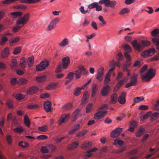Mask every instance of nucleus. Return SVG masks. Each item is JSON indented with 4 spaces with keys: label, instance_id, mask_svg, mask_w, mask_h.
<instances>
[{
    "label": "nucleus",
    "instance_id": "nucleus-55",
    "mask_svg": "<svg viewBox=\"0 0 159 159\" xmlns=\"http://www.w3.org/2000/svg\"><path fill=\"white\" fill-rule=\"evenodd\" d=\"M41 152L43 153H48L49 152L48 147H42L40 149Z\"/></svg>",
    "mask_w": 159,
    "mask_h": 159
},
{
    "label": "nucleus",
    "instance_id": "nucleus-27",
    "mask_svg": "<svg viewBox=\"0 0 159 159\" xmlns=\"http://www.w3.org/2000/svg\"><path fill=\"white\" fill-rule=\"evenodd\" d=\"M24 123L27 127H29L30 126V122L28 116L25 114L24 117Z\"/></svg>",
    "mask_w": 159,
    "mask_h": 159
},
{
    "label": "nucleus",
    "instance_id": "nucleus-42",
    "mask_svg": "<svg viewBox=\"0 0 159 159\" xmlns=\"http://www.w3.org/2000/svg\"><path fill=\"white\" fill-rule=\"evenodd\" d=\"M9 49L6 48L4 49L2 53V56L3 57H7L9 54Z\"/></svg>",
    "mask_w": 159,
    "mask_h": 159
},
{
    "label": "nucleus",
    "instance_id": "nucleus-51",
    "mask_svg": "<svg viewBox=\"0 0 159 159\" xmlns=\"http://www.w3.org/2000/svg\"><path fill=\"white\" fill-rule=\"evenodd\" d=\"M116 2L114 0L110 1H109L107 7H110L111 8H113L115 6L116 4Z\"/></svg>",
    "mask_w": 159,
    "mask_h": 159
},
{
    "label": "nucleus",
    "instance_id": "nucleus-46",
    "mask_svg": "<svg viewBox=\"0 0 159 159\" xmlns=\"http://www.w3.org/2000/svg\"><path fill=\"white\" fill-rule=\"evenodd\" d=\"M130 63V61H126V62L124 64L123 66V71H128L127 69L129 67Z\"/></svg>",
    "mask_w": 159,
    "mask_h": 159
},
{
    "label": "nucleus",
    "instance_id": "nucleus-15",
    "mask_svg": "<svg viewBox=\"0 0 159 159\" xmlns=\"http://www.w3.org/2000/svg\"><path fill=\"white\" fill-rule=\"evenodd\" d=\"M110 89L111 87L108 85L103 86L101 90L102 95L103 96H107L110 91Z\"/></svg>",
    "mask_w": 159,
    "mask_h": 159
},
{
    "label": "nucleus",
    "instance_id": "nucleus-21",
    "mask_svg": "<svg viewBox=\"0 0 159 159\" xmlns=\"http://www.w3.org/2000/svg\"><path fill=\"white\" fill-rule=\"evenodd\" d=\"M79 144V142L78 141L74 142L68 146L67 149L68 150H71L77 147Z\"/></svg>",
    "mask_w": 159,
    "mask_h": 159
},
{
    "label": "nucleus",
    "instance_id": "nucleus-40",
    "mask_svg": "<svg viewBox=\"0 0 159 159\" xmlns=\"http://www.w3.org/2000/svg\"><path fill=\"white\" fill-rule=\"evenodd\" d=\"M48 127L46 125H43L38 127V129L40 131L45 132L48 131Z\"/></svg>",
    "mask_w": 159,
    "mask_h": 159
},
{
    "label": "nucleus",
    "instance_id": "nucleus-43",
    "mask_svg": "<svg viewBox=\"0 0 159 159\" xmlns=\"http://www.w3.org/2000/svg\"><path fill=\"white\" fill-rule=\"evenodd\" d=\"M27 108L30 109H36L39 107V106L36 104L31 103L29 104L26 107Z\"/></svg>",
    "mask_w": 159,
    "mask_h": 159
},
{
    "label": "nucleus",
    "instance_id": "nucleus-7",
    "mask_svg": "<svg viewBox=\"0 0 159 159\" xmlns=\"http://www.w3.org/2000/svg\"><path fill=\"white\" fill-rule=\"evenodd\" d=\"M59 20L60 19L58 18H56L52 20L47 28V30L50 31L56 27V24L59 22Z\"/></svg>",
    "mask_w": 159,
    "mask_h": 159
},
{
    "label": "nucleus",
    "instance_id": "nucleus-12",
    "mask_svg": "<svg viewBox=\"0 0 159 159\" xmlns=\"http://www.w3.org/2000/svg\"><path fill=\"white\" fill-rule=\"evenodd\" d=\"M107 111H98L95 114L94 118L96 120H99L105 116Z\"/></svg>",
    "mask_w": 159,
    "mask_h": 159
},
{
    "label": "nucleus",
    "instance_id": "nucleus-49",
    "mask_svg": "<svg viewBox=\"0 0 159 159\" xmlns=\"http://www.w3.org/2000/svg\"><path fill=\"white\" fill-rule=\"evenodd\" d=\"M109 1L110 0H100L99 3L100 4H104L105 6L107 7Z\"/></svg>",
    "mask_w": 159,
    "mask_h": 159
},
{
    "label": "nucleus",
    "instance_id": "nucleus-38",
    "mask_svg": "<svg viewBox=\"0 0 159 159\" xmlns=\"http://www.w3.org/2000/svg\"><path fill=\"white\" fill-rule=\"evenodd\" d=\"M25 95L21 93H17L16 94L15 97L18 100H20L25 98Z\"/></svg>",
    "mask_w": 159,
    "mask_h": 159
},
{
    "label": "nucleus",
    "instance_id": "nucleus-25",
    "mask_svg": "<svg viewBox=\"0 0 159 159\" xmlns=\"http://www.w3.org/2000/svg\"><path fill=\"white\" fill-rule=\"evenodd\" d=\"M13 131L15 133L20 134L23 132L24 129L22 126L19 125L14 129Z\"/></svg>",
    "mask_w": 159,
    "mask_h": 159
},
{
    "label": "nucleus",
    "instance_id": "nucleus-28",
    "mask_svg": "<svg viewBox=\"0 0 159 159\" xmlns=\"http://www.w3.org/2000/svg\"><path fill=\"white\" fill-rule=\"evenodd\" d=\"M68 44V40L66 38H65L60 43H59V46L60 47H65Z\"/></svg>",
    "mask_w": 159,
    "mask_h": 159
},
{
    "label": "nucleus",
    "instance_id": "nucleus-53",
    "mask_svg": "<svg viewBox=\"0 0 159 159\" xmlns=\"http://www.w3.org/2000/svg\"><path fill=\"white\" fill-rule=\"evenodd\" d=\"M129 10L127 8H124L122 9L120 12L119 13L120 15H123L126 13L129 12Z\"/></svg>",
    "mask_w": 159,
    "mask_h": 159
},
{
    "label": "nucleus",
    "instance_id": "nucleus-61",
    "mask_svg": "<svg viewBox=\"0 0 159 159\" xmlns=\"http://www.w3.org/2000/svg\"><path fill=\"white\" fill-rule=\"evenodd\" d=\"M48 136L45 135H40L37 137L36 139H38L43 140L47 139Z\"/></svg>",
    "mask_w": 159,
    "mask_h": 159
},
{
    "label": "nucleus",
    "instance_id": "nucleus-13",
    "mask_svg": "<svg viewBox=\"0 0 159 159\" xmlns=\"http://www.w3.org/2000/svg\"><path fill=\"white\" fill-rule=\"evenodd\" d=\"M70 117L69 114H64L62 115L58 121V124L61 125L62 123L65 122V120H68Z\"/></svg>",
    "mask_w": 159,
    "mask_h": 159
},
{
    "label": "nucleus",
    "instance_id": "nucleus-60",
    "mask_svg": "<svg viewBox=\"0 0 159 159\" xmlns=\"http://www.w3.org/2000/svg\"><path fill=\"white\" fill-rule=\"evenodd\" d=\"M47 147H48V150L51 152L53 151L56 149V146L53 145H48Z\"/></svg>",
    "mask_w": 159,
    "mask_h": 159
},
{
    "label": "nucleus",
    "instance_id": "nucleus-56",
    "mask_svg": "<svg viewBox=\"0 0 159 159\" xmlns=\"http://www.w3.org/2000/svg\"><path fill=\"white\" fill-rule=\"evenodd\" d=\"M97 2H95L92 3L88 6V8L90 9L96 8V5H97Z\"/></svg>",
    "mask_w": 159,
    "mask_h": 159
},
{
    "label": "nucleus",
    "instance_id": "nucleus-23",
    "mask_svg": "<svg viewBox=\"0 0 159 159\" xmlns=\"http://www.w3.org/2000/svg\"><path fill=\"white\" fill-rule=\"evenodd\" d=\"M118 95L117 94L114 93L112 94L110 102L112 104H115L117 102Z\"/></svg>",
    "mask_w": 159,
    "mask_h": 159
},
{
    "label": "nucleus",
    "instance_id": "nucleus-58",
    "mask_svg": "<svg viewBox=\"0 0 159 159\" xmlns=\"http://www.w3.org/2000/svg\"><path fill=\"white\" fill-rule=\"evenodd\" d=\"M88 98V95L87 93H85L84 94L83 98L81 100L83 103H84L86 100Z\"/></svg>",
    "mask_w": 159,
    "mask_h": 159
},
{
    "label": "nucleus",
    "instance_id": "nucleus-62",
    "mask_svg": "<svg viewBox=\"0 0 159 159\" xmlns=\"http://www.w3.org/2000/svg\"><path fill=\"white\" fill-rule=\"evenodd\" d=\"M79 69V71H80V72L81 73H83V74H86V71L85 70V69L84 68V67L83 66H79L78 67Z\"/></svg>",
    "mask_w": 159,
    "mask_h": 159
},
{
    "label": "nucleus",
    "instance_id": "nucleus-45",
    "mask_svg": "<svg viewBox=\"0 0 159 159\" xmlns=\"http://www.w3.org/2000/svg\"><path fill=\"white\" fill-rule=\"evenodd\" d=\"M20 40V37L19 36H16L11 39V45L15 44L18 42Z\"/></svg>",
    "mask_w": 159,
    "mask_h": 159
},
{
    "label": "nucleus",
    "instance_id": "nucleus-35",
    "mask_svg": "<svg viewBox=\"0 0 159 159\" xmlns=\"http://www.w3.org/2000/svg\"><path fill=\"white\" fill-rule=\"evenodd\" d=\"M46 77L45 75L42 76L37 77L36 78V80L37 82L41 83L44 81L46 80Z\"/></svg>",
    "mask_w": 159,
    "mask_h": 159
},
{
    "label": "nucleus",
    "instance_id": "nucleus-32",
    "mask_svg": "<svg viewBox=\"0 0 159 159\" xmlns=\"http://www.w3.org/2000/svg\"><path fill=\"white\" fill-rule=\"evenodd\" d=\"M88 132L87 130L84 129L78 132L76 134V136L80 138Z\"/></svg>",
    "mask_w": 159,
    "mask_h": 159
},
{
    "label": "nucleus",
    "instance_id": "nucleus-52",
    "mask_svg": "<svg viewBox=\"0 0 159 159\" xmlns=\"http://www.w3.org/2000/svg\"><path fill=\"white\" fill-rule=\"evenodd\" d=\"M159 33V29H155L152 30L151 33L152 35V36H156Z\"/></svg>",
    "mask_w": 159,
    "mask_h": 159
},
{
    "label": "nucleus",
    "instance_id": "nucleus-9",
    "mask_svg": "<svg viewBox=\"0 0 159 159\" xmlns=\"http://www.w3.org/2000/svg\"><path fill=\"white\" fill-rule=\"evenodd\" d=\"M62 66L63 69H66L68 67L70 61L69 57L66 56L63 57L62 59Z\"/></svg>",
    "mask_w": 159,
    "mask_h": 159
},
{
    "label": "nucleus",
    "instance_id": "nucleus-37",
    "mask_svg": "<svg viewBox=\"0 0 159 159\" xmlns=\"http://www.w3.org/2000/svg\"><path fill=\"white\" fill-rule=\"evenodd\" d=\"M93 105L92 103H89L88 104L86 108V113H89L92 110Z\"/></svg>",
    "mask_w": 159,
    "mask_h": 159
},
{
    "label": "nucleus",
    "instance_id": "nucleus-1",
    "mask_svg": "<svg viewBox=\"0 0 159 159\" xmlns=\"http://www.w3.org/2000/svg\"><path fill=\"white\" fill-rule=\"evenodd\" d=\"M147 68V66L145 65L140 70L141 79L143 82H149L155 75L156 70L152 68L149 69L146 73L144 74Z\"/></svg>",
    "mask_w": 159,
    "mask_h": 159
},
{
    "label": "nucleus",
    "instance_id": "nucleus-16",
    "mask_svg": "<svg viewBox=\"0 0 159 159\" xmlns=\"http://www.w3.org/2000/svg\"><path fill=\"white\" fill-rule=\"evenodd\" d=\"M39 90L38 88L35 86H32L29 88L26 91V93L28 94H32L36 93Z\"/></svg>",
    "mask_w": 159,
    "mask_h": 159
},
{
    "label": "nucleus",
    "instance_id": "nucleus-63",
    "mask_svg": "<svg viewBox=\"0 0 159 159\" xmlns=\"http://www.w3.org/2000/svg\"><path fill=\"white\" fill-rule=\"evenodd\" d=\"M79 10L82 13L84 14L87 13L88 11V9L85 10H84V7L83 6H81L79 8Z\"/></svg>",
    "mask_w": 159,
    "mask_h": 159
},
{
    "label": "nucleus",
    "instance_id": "nucleus-5",
    "mask_svg": "<svg viewBox=\"0 0 159 159\" xmlns=\"http://www.w3.org/2000/svg\"><path fill=\"white\" fill-rule=\"evenodd\" d=\"M133 48L139 52L143 50L141 43L139 42L136 40H134L131 43Z\"/></svg>",
    "mask_w": 159,
    "mask_h": 159
},
{
    "label": "nucleus",
    "instance_id": "nucleus-17",
    "mask_svg": "<svg viewBox=\"0 0 159 159\" xmlns=\"http://www.w3.org/2000/svg\"><path fill=\"white\" fill-rule=\"evenodd\" d=\"M51 103L49 101H47L44 102L43 104L44 109L46 112L51 111Z\"/></svg>",
    "mask_w": 159,
    "mask_h": 159
},
{
    "label": "nucleus",
    "instance_id": "nucleus-36",
    "mask_svg": "<svg viewBox=\"0 0 159 159\" xmlns=\"http://www.w3.org/2000/svg\"><path fill=\"white\" fill-rule=\"evenodd\" d=\"M126 78H124L123 79L119 81L116 85V87L118 89H119L121 86L126 82Z\"/></svg>",
    "mask_w": 159,
    "mask_h": 159
},
{
    "label": "nucleus",
    "instance_id": "nucleus-64",
    "mask_svg": "<svg viewBox=\"0 0 159 159\" xmlns=\"http://www.w3.org/2000/svg\"><path fill=\"white\" fill-rule=\"evenodd\" d=\"M50 95L49 94L46 93H42L40 95V97L41 98H45L49 97Z\"/></svg>",
    "mask_w": 159,
    "mask_h": 159
},
{
    "label": "nucleus",
    "instance_id": "nucleus-14",
    "mask_svg": "<svg viewBox=\"0 0 159 159\" xmlns=\"http://www.w3.org/2000/svg\"><path fill=\"white\" fill-rule=\"evenodd\" d=\"M126 93L125 92H122L119 95L118 100L121 104H124L126 102L125 97Z\"/></svg>",
    "mask_w": 159,
    "mask_h": 159
},
{
    "label": "nucleus",
    "instance_id": "nucleus-44",
    "mask_svg": "<svg viewBox=\"0 0 159 159\" xmlns=\"http://www.w3.org/2000/svg\"><path fill=\"white\" fill-rule=\"evenodd\" d=\"M159 117V113L156 112L150 116V119L152 120H153L157 119Z\"/></svg>",
    "mask_w": 159,
    "mask_h": 159
},
{
    "label": "nucleus",
    "instance_id": "nucleus-6",
    "mask_svg": "<svg viewBox=\"0 0 159 159\" xmlns=\"http://www.w3.org/2000/svg\"><path fill=\"white\" fill-rule=\"evenodd\" d=\"M155 52V50L154 48H150L142 52L141 55L143 57H145L152 55Z\"/></svg>",
    "mask_w": 159,
    "mask_h": 159
},
{
    "label": "nucleus",
    "instance_id": "nucleus-48",
    "mask_svg": "<svg viewBox=\"0 0 159 159\" xmlns=\"http://www.w3.org/2000/svg\"><path fill=\"white\" fill-rule=\"evenodd\" d=\"M17 25L13 27L12 28V30L14 32H18L20 29L23 27V26H20L18 25Z\"/></svg>",
    "mask_w": 159,
    "mask_h": 159
},
{
    "label": "nucleus",
    "instance_id": "nucleus-2",
    "mask_svg": "<svg viewBox=\"0 0 159 159\" xmlns=\"http://www.w3.org/2000/svg\"><path fill=\"white\" fill-rule=\"evenodd\" d=\"M138 75L134 74L130 77V82L127 84L125 85V87L128 88L133 86H135L137 83Z\"/></svg>",
    "mask_w": 159,
    "mask_h": 159
},
{
    "label": "nucleus",
    "instance_id": "nucleus-30",
    "mask_svg": "<svg viewBox=\"0 0 159 159\" xmlns=\"http://www.w3.org/2000/svg\"><path fill=\"white\" fill-rule=\"evenodd\" d=\"M143 49L145 47L149 46L150 45V42L147 40H142L141 41Z\"/></svg>",
    "mask_w": 159,
    "mask_h": 159
},
{
    "label": "nucleus",
    "instance_id": "nucleus-24",
    "mask_svg": "<svg viewBox=\"0 0 159 159\" xmlns=\"http://www.w3.org/2000/svg\"><path fill=\"white\" fill-rule=\"evenodd\" d=\"M58 84V83H54L51 84L47 85L46 88L47 90H51L56 88Z\"/></svg>",
    "mask_w": 159,
    "mask_h": 159
},
{
    "label": "nucleus",
    "instance_id": "nucleus-57",
    "mask_svg": "<svg viewBox=\"0 0 159 159\" xmlns=\"http://www.w3.org/2000/svg\"><path fill=\"white\" fill-rule=\"evenodd\" d=\"M75 77L77 79L80 78L81 76V73L79 70H77L75 71Z\"/></svg>",
    "mask_w": 159,
    "mask_h": 159
},
{
    "label": "nucleus",
    "instance_id": "nucleus-50",
    "mask_svg": "<svg viewBox=\"0 0 159 159\" xmlns=\"http://www.w3.org/2000/svg\"><path fill=\"white\" fill-rule=\"evenodd\" d=\"M18 144L22 148H25L29 146V144L27 142L21 141Z\"/></svg>",
    "mask_w": 159,
    "mask_h": 159
},
{
    "label": "nucleus",
    "instance_id": "nucleus-34",
    "mask_svg": "<svg viewBox=\"0 0 159 159\" xmlns=\"http://www.w3.org/2000/svg\"><path fill=\"white\" fill-rule=\"evenodd\" d=\"M110 76L111 75L109 74V72H108L106 74L105 80L104 81V83L105 84H108L110 81Z\"/></svg>",
    "mask_w": 159,
    "mask_h": 159
},
{
    "label": "nucleus",
    "instance_id": "nucleus-22",
    "mask_svg": "<svg viewBox=\"0 0 159 159\" xmlns=\"http://www.w3.org/2000/svg\"><path fill=\"white\" fill-rule=\"evenodd\" d=\"M98 86L96 84H93L92 86V97L95 96L96 93L98 90Z\"/></svg>",
    "mask_w": 159,
    "mask_h": 159
},
{
    "label": "nucleus",
    "instance_id": "nucleus-41",
    "mask_svg": "<svg viewBox=\"0 0 159 159\" xmlns=\"http://www.w3.org/2000/svg\"><path fill=\"white\" fill-rule=\"evenodd\" d=\"M17 66V61L16 59H13L11 61V68H16Z\"/></svg>",
    "mask_w": 159,
    "mask_h": 159
},
{
    "label": "nucleus",
    "instance_id": "nucleus-29",
    "mask_svg": "<svg viewBox=\"0 0 159 159\" xmlns=\"http://www.w3.org/2000/svg\"><path fill=\"white\" fill-rule=\"evenodd\" d=\"M34 57L31 56L28 58L27 61V64L29 67H32L34 64Z\"/></svg>",
    "mask_w": 159,
    "mask_h": 159
},
{
    "label": "nucleus",
    "instance_id": "nucleus-31",
    "mask_svg": "<svg viewBox=\"0 0 159 159\" xmlns=\"http://www.w3.org/2000/svg\"><path fill=\"white\" fill-rule=\"evenodd\" d=\"M80 110L79 108L76 109L73 112V118L75 121L77 119L79 115Z\"/></svg>",
    "mask_w": 159,
    "mask_h": 159
},
{
    "label": "nucleus",
    "instance_id": "nucleus-19",
    "mask_svg": "<svg viewBox=\"0 0 159 159\" xmlns=\"http://www.w3.org/2000/svg\"><path fill=\"white\" fill-rule=\"evenodd\" d=\"M145 132L144 128L140 127L135 133V135L137 137H139L142 135Z\"/></svg>",
    "mask_w": 159,
    "mask_h": 159
},
{
    "label": "nucleus",
    "instance_id": "nucleus-10",
    "mask_svg": "<svg viewBox=\"0 0 159 159\" xmlns=\"http://www.w3.org/2000/svg\"><path fill=\"white\" fill-rule=\"evenodd\" d=\"M104 69L102 67L98 70V73L96 75V79L99 81H102L103 79V75L104 74Z\"/></svg>",
    "mask_w": 159,
    "mask_h": 159
},
{
    "label": "nucleus",
    "instance_id": "nucleus-18",
    "mask_svg": "<svg viewBox=\"0 0 159 159\" xmlns=\"http://www.w3.org/2000/svg\"><path fill=\"white\" fill-rule=\"evenodd\" d=\"M92 143L91 142L85 141L82 145L81 148L84 150H87L92 146Z\"/></svg>",
    "mask_w": 159,
    "mask_h": 159
},
{
    "label": "nucleus",
    "instance_id": "nucleus-39",
    "mask_svg": "<svg viewBox=\"0 0 159 159\" xmlns=\"http://www.w3.org/2000/svg\"><path fill=\"white\" fill-rule=\"evenodd\" d=\"M21 49V47H16L14 49L13 51V54L15 55H16L19 54L20 52Z\"/></svg>",
    "mask_w": 159,
    "mask_h": 159
},
{
    "label": "nucleus",
    "instance_id": "nucleus-47",
    "mask_svg": "<svg viewBox=\"0 0 159 159\" xmlns=\"http://www.w3.org/2000/svg\"><path fill=\"white\" fill-rule=\"evenodd\" d=\"M124 49L125 52H130L131 51V48L128 44H125L124 46Z\"/></svg>",
    "mask_w": 159,
    "mask_h": 159
},
{
    "label": "nucleus",
    "instance_id": "nucleus-54",
    "mask_svg": "<svg viewBox=\"0 0 159 159\" xmlns=\"http://www.w3.org/2000/svg\"><path fill=\"white\" fill-rule=\"evenodd\" d=\"M143 97H136L134 99V102L136 103L143 100Z\"/></svg>",
    "mask_w": 159,
    "mask_h": 159
},
{
    "label": "nucleus",
    "instance_id": "nucleus-20",
    "mask_svg": "<svg viewBox=\"0 0 159 159\" xmlns=\"http://www.w3.org/2000/svg\"><path fill=\"white\" fill-rule=\"evenodd\" d=\"M26 59L25 57H22L20 61V66L21 68L24 69L26 67Z\"/></svg>",
    "mask_w": 159,
    "mask_h": 159
},
{
    "label": "nucleus",
    "instance_id": "nucleus-11",
    "mask_svg": "<svg viewBox=\"0 0 159 159\" xmlns=\"http://www.w3.org/2000/svg\"><path fill=\"white\" fill-rule=\"evenodd\" d=\"M122 128H117L113 130L111 133V136L113 138H116L119 136L122 132Z\"/></svg>",
    "mask_w": 159,
    "mask_h": 159
},
{
    "label": "nucleus",
    "instance_id": "nucleus-8",
    "mask_svg": "<svg viewBox=\"0 0 159 159\" xmlns=\"http://www.w3.org/2000/svg\"><path fill=\"white\" fill-rule=\"evenodd\" d=\"M91 81V79H90L87 83L84 85H83L81 87H76L74 90L73 94L75 96H79L81 93V90L82 89H84L85 86H86L88 84L90 83Z\"/></svg>",
    "mask_w": 159,
    "mask_h": 159
},
{
    "label": "nucleus",
    "instance_id": "nucleus-3",
    "mask_svg": "<svg viewBox=\"0 0 159 159\" xmlns=\"http://www.w3.org/2000/svg\"><path fill=\"white\" fill-rule=\"evenodd\" d=\"M29 20V14L26 13L23 16L20 18L16 21V24L17 25H22L23 26L26 24Z\"/></svg>",
    "mask_w": 159,
    "mask_h": 159
},
{
    "label": "nucleus",
    "instance_id": "nucleus-59",
    "mask_svg": "<svg viewBox=\"0 0 159 159\" xmlns=\"http://www.w3.org/2000/svg\"><path fill=\"white\" fill-rule=\"evenodd\" d=\"M96 35V34L94 33H93L89 35H86V37L87 38L86 39V41L87 42L89 41V39H92Z\"/></svg>",
    "mask_w": 159,
    "mask_h": 159
},
{
    "label": "nucleus",
    "instance_id": "nucleus-26",
    "mask_svg": "<svg viewBox=\"0 0 159 159\" xmlns=\"http://www.w3.org/2000/svg\"><path fill=\"white\" fill-rule=\"evenodd\" d=\"M22 12L20 11L14 12H12L11 13V14L12 16V17L15 18L20 17L22 15Z\"/></svg>",
    "mask_w": 159,
    "mask_h": 159
},
{
    "label": "nucleus",
    "instance_id": "nucleus-33",
    "mask_svg": "<svg viewBox=\"0 0 159 159\" xmlns=\"http://www.w3.org/2000/svg\"><path fill=\"white\" fill-rule=\"evenodd\" d=\"M124 143V141L123 140L116 139L114 140L113 144L115 145H118L120 146L122 145Z\"/></svg>",
    "mask_w": 159,
    "mask_h": 159
},
{
    "label": "nucleus",
    "instance_id": "nucleus-4",
    "mask_svg": "<svg viewBox=\"0 0 159 159\" xmlns=\"http://www.w3.org/2000/svg\"><path fill=\"white\" fill-rule=\"evenodd\" d=\"M49 63L47 60L43 61L40 62L39 64L36 66V70L38 71H41L47 67Z\"/></svg>",
    "mask_w": 159,
    "mask_h": 159
}]
</instances>
